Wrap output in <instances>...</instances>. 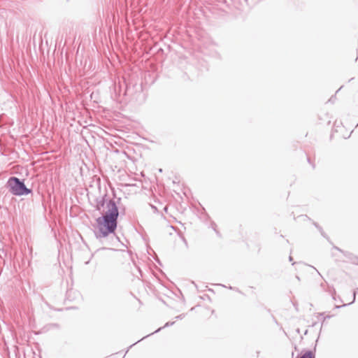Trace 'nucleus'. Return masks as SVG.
<instances>
[{
    "mask_svg": "<svg viewBox=\"0 0 358 358\" xmlns=\"http://www.w3.org/2000/svg\"><path fill=\"white\" fill-rule=\"evenodd\" d=\"M210 228H212L214 231L217 229V224L214 221H210Z\"/></svg>",
    "mask_w": 358,
    "mask_h": 358,
    "instance_id": "1a4fd4ad",
    "label": "nucleus"
},
{
    "mask_svg": "<svg viewBox=\"0 0 358 358\" xmlns=\"http://www.w3.org/2000/svg\"><path fill=\"white\" fill-rule=\"evenodd\" d=\"M308 334V329H306L305 331H304V335H306Z\"/></svg>",
    "mask_w": 358,
    "mask_h": 358,
    "instance_id": "4be33fe9",
    "label": "nucleus"
},
{
    "mask_svg": "<svg viewBox=\"0 0 358 358\" xmlns=\"http://www.w3.org/2000/svg\"><path fill=\"white\" fill-rule=\"evenodd\" d=\"M333 249H335L342 253L350 263L358 265V257L356 255L348 251H345L336 245L333 246Z\"/></svg>",
    "mask_w": 358,
    "mask_h": 358,
    "instance_id": "20e7f679",
    "label": "nucleus"
},
{
    "mask_svg": "<svg viewBox=\"0 0 358 358\" xmlns=\"http://www.w3.org/2000/svg\"><path fill=\"white\" fill-rule=\"evenodd\" d=\"M289 262H292L293 261V258H292V257L291 255L289 257Z\"/></svg>",
    "mask_w": 358,
    "mask_h": 358,
    "instance_id": "f3484780",
    "label": "nucleus"
},
{
    "mask_svg": "<svg viewBox=\"0 0 358 358\" xmlns=\"http://www.w3.org/2000/svg\"><path fill=\"white\" fill-rule=\"evenodd\" d=\"M159 172H162V169H159Z\"/></svg>",
    "mask_w": 358,
    "mask_h": 358,
    "instance_id": "c756f323",
    "label": "nucleus"
},
{
    "mask_svg": "<svg viewBox=\"0 0 358 358\" xmlns=\"http://www.w3.org/2000/svg\"><path fill=\"white\" fill-rule=\"evenodd\" d=\"M206 217H208V219H210V216L208 215H206Z\"/></svg>",
    "mask_w": 358,
    "mask_h": 358,
    "instance_id": "cd10ccee",
    "label": "nucleus"
},
{
    "mask_svg": "<svg viewBox=\"0 0 358 358\" xmlns=\"http://www.w3.org/2000/svg\"><path fill=\"white\" fill-rule=\"evenodd\" d=\"M315 324H316V322H314V323H313V324L311 326L314 327Z\"/></svg>",
    "mask_w": 358,
    "mask_h": 358,
    "instance_id": "bb28decb",
    "label": "nucleus"
},
{
    "mask_svg": "<svg viewBox=\"0 0 358 358\" xmlns=\"http://www.w3.org/2000/svg\"><path fill=\"white\" fill-rule=\"evenodd\" d=\"M89 262H90V261L86 262H85V264H89Z\"/></svg>",
    "mask_w": 358,
    "mask_h": 358,
    "instance_id": "7c9ffc66",
    "label": "nucleus"
},
{
    "mask_svg": "<svg viewBox=\"0 0 358 358\" xmlns=\"http://www.w3.org/2000/svg\"><path fill=\"white\" fill-rule=\"evenodd\" d=\"M331 317H332V315H327V316H324V319H323V321L322 322V324H324V320H325L326 319H329V318H331Z\"/></svg>",
    "mask_w": 358,
    "mask_h": 358,
    "instance_id": "ddd939ff",
    "label": "nucleus"
},
{
    "mask_svg": "<svg viewBox=\"0 0 358 358\" xmlns=\"http://www.w3.org/2000/svg\"><path fill=\"white\" fill-rule=\"evenodd\" d=\"M342 87H339V89L336 91L338 92L340 90H341Z\"/></svg>",
    "mask_w": 358,
    "mask_h": 358,
    "instance_id": "c85d7f7f",
    "label": "nucleus"
},
{
    "mask_svg": "<svg viewBox=\"0 0 358 358\" xmlns=\"http://www.w3.org/2000/svg\"><path fill=\"white\" fill-rule=\"evenodd\" d=\"M33 358H35V357H33Z\"/></svg>",
    "mask_w": 358,
    "mask_h": 358,
    "instance_id": "f704fd0d",
    "label": "nucleus"
},
{
    "mask_svg": "<svg viewBox=\"0 0 358 358\" xmlns=\"http://www.w3.org/2000/svg\"><path fill=\"white\" fill-rule=\"evenodd\" d=\"M259 353H260V352H259V351H257V355H258Z\"/></svg>",
    "mask_w": 358,
    "mask_h": 358,
    "instance_id": "2f4dec72",
    "label": "nucleus"
},
{
    "mask_svg": "<svg viewBox=\"0 0 358 358\" xmlns=\"http://www.w3.org/2000/svg\"><path fill=\"white\" fill-rule=\"evenodd\" d=\"M125 89L124 91V95L131 97V99L135 98V94H138L141 95L142 93L141 85L137 83H133L131 82L124 81Z\"/></svg>",
    "mask_w": 358,
    "mask_h": 358,
    "instance_id": "7ed1b4c3",
    "label": "nucleus"
},
{
    "mask_svg": "<svg viewBox=\"0 0 358 358\" xmlns=\"http://www.w3.org/2000/svg\"><path fill=\"white\" fill-rule=\"evenodd\" d=\"M296 278L299 281L300 280V278H299V276L296 275Z\"/></svg>",
    "mask_w": 358,
    "mask_h": 358,
    "instance_id": "412c9836",
    "label": "nucleus"
},
{
    "mask_svg": "<svg viewBox=\"0 0 358 358\" xmlns=\"http://www.w3.org/2000/svg\"><path fill=\"white\" fill-rule=\"evenodd\" d=\"M357 292H358V288H357Z\"/></svg>",
    "mask_w": 358,
    "mask_h": 358,
    "instance_id": "473e14b6",
    "label": "nucleus"
},
{
    "mask_svg": "<svg viewBox=\"0 0 358 358\" xmlns=\"http://www.w3.org/2000/svg\"><path fill=\"white\" fill-rule=\"evenodd\" d=\"M229 288L230 289L236 290V292H239L241 294H243V292L238 288H237V287H233L230 286Z\"/></svg>",
    "mask_w": 358,
    "mask_h": 358,
    "instance_id": "f8f14e48",
    "label": "nucleus"
},
{
    "mask_svg": "<svg viewBox=\"0 0 358 358\" xmlns=\"http://www.w3.org/2000/svg\"><path fill=\"white\" fill-rule=\"evenodd\" d=\"M294 350L296 351L298 350V348H297V346L296 345H294Z\"/></svg>",
    "mask_w": 358,
    "mask_h": 358,
    "instance_id": "b1692460",
    "label": "nucleus"
},
{
    "mask_svg": "<svg viewBox=\"0 0 358 358\" xmlns=\"http://www.w3.org/2000/svg\"><path fill=\"white\" fill-rule=\"evenodd\" d=\"M324 313H321L319 314L320 316H324Z\"/></svg>",
    "mask_w": 358,
    "mask_h": 358,
    "instance_id": "6ab92c4d",
    "label": "nucleus"
},
{
    "mask_svg": "<svg viewBox=\"0 0 358 358\" xmlns=\"http://www.w3.org/2000/svg\"><path fill=\"white\" fill-rule=\"evenodd\" d=\"M175 324V322H167L163 327H159V329H157L156 331H155L154 332L144 336L143 338H142L141 339L138 340L137 342H136L135 343L132 344L130 347H132L133 345H134L135 344H136L137 343L140 342L141 341L143 340L144 338L148 337L150 335H152L155 333H158L162 329H163L164 328H166V327H171V326H173V324Z\"/></svg>",
    "mask_w": 358,
    "mask_h": 358,
    "instance_id": "423d86ee",
    "label": "nucleus"
},
{
    "mask_svg": "<svg viewBox=\"0 0 358 358\" xmlns=\"http://www.w3.org/2000/svg\"><path fill=\"white\" fill-rule=\"evenodd\" d=\"M99 190L100 195L94 199V203H91L101 214L96 219L97 230L94 231V235L102 244L113 246L120 241L115 231L119 215L125 214V208L118 206L121 198L116 196L114 189H112L113 198L108 196L106 188L101 193V186H99Z\"/></svg>",
    "mask_w": 358,
    "mask_h": 358,
    "instance_id": "f257e3e1",
    "label": "nucleus"
},
{
    "mask_svg": "<svg viewBox=\"0 0 358 358\" xmlns=\"http://www.w3.org/2000/svg\"><path fill=\"white\" fill-rule=\"evenodd\" d=\"M353 79H354V78H351L348 80V82L352 81Z\"/></svg>",
    "mask_w": 358,
    "mask_h": 358,
    "instance_id": "393cba45",
    "label": "nucleus"
},
{
    "mask_svg": "<svg viewBox=\"0 0 358 358\" xmlns=\"http://www.w3.org/2000/svg\"><path fill=\"white\" fill-rule=\"evenodd\" d=\"M185 314L182 313V314H180L179 315L176 316V319H177V320H182V319H183L185 317Z\"/></svg>",
    "mask_w": 358,
    "mask_h": 358,
    "instance_id": "9b49d317",
    "label": "nucleus"
},
{
    "mask_svg": "<svg viewBox=\"0 0 358 358\" xmlns=\"http://www.w3.org/2000/svg\"><path fill=\"white\" fill-rule=\"evenodd\" d=\"M317 343H315L313 350L303 349L301 355H298L296 358H315Z\"/></svg>",
    "mask_w": 358,
    "mask_h": 358,
    "instance_id": "39448f33",
    "label": "nucleus"
},
{
    "mask_svg": "<svg viewBox=\"0 0 358 358\" xmlns=\"http://www.w3.org/2000/svg\"><path fill=\"white\" fill-rule=\"evenodd\" d=\"M313 224L315 227L316 229L320 231V234L326 238L327 241L330 242L329 237L327 236V234L324 231L322 227L320 226V224L316 222H313Z\"/></svg>",
    "mask_w": 358,
    "mask_h": 358,
    "instance_id": "0eeeda50",
    "label": "nucleus"
},
{
    "mask_svg": "<svg viewBox=\"0 0 358 358\" xmlns=\"http://www.w3.org/2000/svg\"><path fill=\"white\" fill-rule=\"evenodd\" d=\"M307 161L308 162L311 164V166H313V168L314 169L315 168V164L312 163L309 157H307Z\"/></svg>",
    "mask_w": 358,
    "mask_h": 358,
    "instance_id": "4468645a",
    "label": "nucleus"
},
{
    "mask_svg": "<svg viewBox=\"0 0 358 358\" xmlns=\"http://www.w3.org/2000/svg\"><path fill=\"white\" fill-rule=\"evenodd\" d=\"M355 296H356V294H355V292H354V293H353V301H352L351 303H349L348 304H343V305H342V306H338V305H336V306H335V308H341V307L346 306L347 305H350V304H352V303H354V302H355Z\"/></svg>",
    "mask_w": 358,
    "mask_h": 358,
    "instance_id": "6e6552de",
    "label": "nucleus"
},
{
    "mask_svg": "<svg viewBox=\"0 0 358 358\" xmlns=\"http://www.w3.org/2000/svg\"><path fill=\"white\" fill-rule=\"evenodd\" d=\"M305 217H306L308 220H310V218L308 216L305 215Z\"/></svg>",
    "mask_w": 358,
    "mask_h": 358,
    "instance_id": "a878e982",
    "label": "nucleus"
},
{
    "mask_svg": "<svg viewBox=\"0 0 358 358\" xmlns=\"http://www.w3.org/2000/svg\"><path fill=\"white\" fill-rule=\"evenodd\" d=\"M8 191L15 196H27L32 192V189L27 188L23 179L15 176H11L6 182Z\"/></svg>",
    "mask_w": 358,
    "mask_h": 358,
    "instance_id": "f03ea898",
    "label": "nucleus"
},
{
    "mask_svg": "<svg viewBox=\"0 0 358 358\" xmlns=\"http://www.w3.org/2000/svg\"><path fill=\"white\" fill-rule=\"evenodd\" d=\"M164 209L165 211H167L168 207L165 206Z\"/></svg>",
    "mask_w": 358,
    "mask_h": 358,
    "instance_id": "5701e85b",
    "label": "nucleus"
},
{
    "mask_svg": "<svg viewBox=\"0 0 358 358\" xmlns=\"http://www.w3.org/2000/svg\"><path fill=\"white\" fill-rule=\"evenodd\" d=\"M245 1H247V0H245Z\"/></svg>",
    "mask_w": 358,
    "mask_h": 358,
    "instance_id": "72a5a7b5",
    "label": "nucleus"
},
{
    "mask_svg": "<svg viewBox=\"0 0 358 358\" xmlns=\"http://www.w3.org/2000/svg\"><path fill=\"white\" fill-rule=\"evenodd\" d=\"M336 98V94L331 96V98L328 100V102L334 103Z\"/></svg>",
    "mask_w": 358,
    "mask_h": 358,
    "instance_id": "9d476101",
    "label": "nucleus"
},
{
    "mask_svg": "<svg viewBox=\"0 0 358 358\" xmlns=\"http://www.w3.org/2000/svg\"><path fill=\"white\" fill-rule=\"evenodd\" d=\"M296 331L298 334H299V333H300V329L298 328V329H296Z\"/></svg>",
    "mask_w": 358,
    "mask_h": 358,
    "instance_id": "aec40b11",
    "label": "nucleus"
},
{
    "mask_svg": "<svg viewBox=\"0 0 358 358\" xmlns=\"http://www.w3.org/2000/svg\"><path fill=\"white\" fill-rule=\"evenodd\" d=\"M214 231L215 232L217 236L221 237V234L217 229L215 230Z\"/></svg>",
    "mask_w": 358,
    "mask_h": 358,
    "instance_id": "2eb2a0df",
    "label": "nucleus"
},
{
    "mask_svg": "<svg viewBox=\"0 0 358 358\" xmlns=\"http://www.w3.org/2000/svg\"><path fill=\"white\" fill-rule=\"evenodd\" d=\"M151 207H152V208L155 211H157V207H156V206H155L152 205V206H151Z\"/></svg>",
    "mask_w": 358,
    "mask_h": 358,
    "instance_id": "dca6fc26",
    "label": "nucleus"
},
{
    "mask_svg": "<svg viewBox=\"0 0 358 358\" xmlns=\"http://www.w3.org/2000/svg\"><path fill=\"white\" fill-rule=\"evenodd\" d=\"M217 1H218L219 2H222V1H223V2H224V3L226 2V0H217Z\"/></svg>",
    "mask_w": 358,
    "mask_h": 358,
    "instance_id": "a211bd4d",
    "label": "nucleus"
}]
</instances>
